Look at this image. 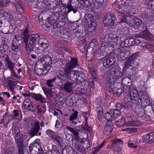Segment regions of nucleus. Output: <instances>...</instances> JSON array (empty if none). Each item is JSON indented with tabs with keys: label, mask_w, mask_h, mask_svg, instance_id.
<instances>
[{
	"label": "nucleus",
	"mask_w": 154,
	"mask_h": 154,
	"mask_svg": "<svg viewBox=\"0 0 154 154\" xmlns=\"http://www.w3.org/2000/svg\"><path fill=\"white\" fill-rule=\"evenodd\" d=\"M127 89H128L127 92L128 98L134 103L137 104L140 102L144 106L150 105L149 99L146 91H140L138 93L134 85H131Z\"/></svg>",
	"instance_id": "nucleus-1"
},
{
	"label": "nucleus",
	"mask_w": 154,
	"mask_h": 154,
	"mask_svg": "<svg viewBox=\"0 0 154 154\" xmlns=\"http://www.w3.org/2000/svg\"><path fill=\"white\" fill-rule=\"evenodd\" d=\"M121 41V38L114 34H107L100 39L101 47L99 50L101 54L106 53L109 47L116 46Z\"/></svg>",
	"instance_id": "nucleus-2"
},
{
	"label": "nucleus",
	"mask_w": 154,
	"mask_h": 154,
	"mask_svg": "<svg viewBox=\"0 0 154 154\" xmlns=\"http://www.w3.org/2000/svg\"><path fill=\"white\" fill-rule=\"evenodd\" d=\"M112 7L116 10H119L120 11H117V14L118 16H119L120 14L122 15L121 18L125 17L126 16H130L133 15L134 13L132 12L131 10L128 8V3L119 4V2L117 1H115L112 5Z\"/></svg>",
	"instance_id": "nucleus-3"
},
{
	"label": "nucleus",
	"mask_w": 154,
	"mask_h": 154,
	"mask_svg": "<svg viewBox=\"0 0 154 154\" xmlns=\"http://www.w3.org/2000/svg\"><path fill=\"white\" fill-rule=\"evenodd\" d=\"M132 15H131V16ZM130 16L131 15H128L126 16L124 18L122 17V19L121 20V23H125L134 28H137L141 26L143 27L145 26V23L140 19L137 18L134 20L131 18Z\"/></svg>",
	"instance_id": "nucleus-4"
},
{
	"label": "nucleus",
	"mask_w": 154,
	"mask_h": 154,
	"mask_svg": "<svg viewBox=\"0 0 154 154\" xmlns=\"http://www.w3.org/2000/svg\"><path fill=\"white\" fill-rule=\"evenodd\" d=\"M78 66V61L75 58H71L70 61L66 63L65 67L61 68L59 72L60 75L66 77L69 74V70L72 69Z\"/></svg>",
	"instance_id": "nucleus-5"
},
{
	"label": "nucleus",
	"mask_w": 154,
	"mask_h": 154,
	"mask_svg": "<svg viewBox=\"0 0 154 154\" xmlns=\"http://www.w3.org/2000/svg\"><path fill=\"white\" fill-rule=\"evenodd\" d=\"M122 75V73L119 70V68L116 66L112 68L109 71V78L111 83L116 82Z\"/></svg>",
	"instance_id": "nucleus-6"
},
{
	"label": "nucleus",
	"mask_w": 154,
	"mask_h": 154,
	"mask_svg": "<svg viewBox=\"0 0 154 154\" xmlns=\"http://www.w3.org/2000/svg\"><path fill=\"white\" fill-rule=\"evenodd\" d=\"M72 145L75 149L78 150L82 153H85V151L90 146V143L88 141H85L83 142L82 140L80 142H77L75 143H72Z\"/></svg>",
	"instance_id": "nucleus-7"
},
{
	"label": "nucleus",
	"mask_w": 154,
	"mask_h": 154,
	"mask_svg": "<svg viewBox=\"0 0 154 154\" xmlns=\"http://www.w3.org/2000/svg\"><path fill=\"white\" fill-rule=\"evenodd\" d=\"M23 41L24 40L20 35L16 34L13 40L11 46L12 50L16 52L19 51L20 49V46L23 45Z\"/></svg>",
	"instance_id": "nucleus-8"
},
{
	"label": "nucleus",
	"mask_w": 154,
	"mask_h": 154,
	"mask_svg": "<svg viewBox=\"0 0 154 154\" xmlns=\"http://www.w3.org/2000/svg\"><path fill=\"white\" fill-rule=\"evenodd\" d=\"M120 111L114 109L107 112L105 114V118L107 121L112 120L116 119H117L121 115Z\"/></svg>",
	"instance_id": "nucleus-9"
},
{
	"label": "nucleus",
	"mask_w": 154,
	"mask_h": 154,
	"mask_svg": "<svg viewBox=\"0 0 154 154\" xmlns=\"http://www.w3.org/2000/svg\"><path fill=\"white\" fill-rule=\"evenodd\" d=\"M40 61L43 65L44 69L49 70L52 62V57L48 55H44L40 59Z\"/></svg>",
	"instance_id": "nucleus-10"
},
{
	"label": "nucleus",
	"mask_w": 154,
	"mask_h": 154,
	"mask_svg": "<svg viewBox=\"0 0 154 154\" xmlns=\"http://www.w3.org/2000/svg\"><path fill=\"white\" fill-rule=\"evenodd\" d=\"M115 15L108 13L106 14L104 17L103 23L105 26H110L114 25L116 20Z\"/></svg>",
	"instance_id": "nucleus-11"
},
{
	"label": "nucleus",
	"mask_w": 154,
	"mask_h": 154,
	"mask_svg": "<svg viewBox=\"0 0 154 154\" xmlns=\"http://www.w3.org/2000/svg\"><path fill=\"white\" fill-rule=\"evenodd\" d=\"M66 129L69 130L74 136V138L72 139V143H75L77 142H80V141H81L82 139L79 136V133L80 131L79 129L72 128L69 126H66Z\"/></svg>",
	"instance_id": "nucleus-12"
},
{
	"label": "nucleus",
	"mask_w": 154,
	"mask_h": 154,
	"mask_svg": "<svg viewBox=\"0 0 154 154\" xmlns=\"http://www.w3.org/2000/svg\"><path fill=\"white\" fill-rule=\"evenodd\" d=\"M17 81H16L11 78L7 81V88L8 90L12 93L13 95H14L16 92V87L17 85Z\"/></svg>",
	"instance_id": "nucleus-13"
},
{
	"label": "nucleus",
	"mask_w": 154,
	"mask_h": 154,
	"mask_svg": "<svg viewBox=\"0 0 154 154\" xmlns=\"http://www.w3.org/2000/svg\"><path fill=\"white\" fill-rule=\"evenodd\" d=\"M23 105L25 108L32 112H34L36 110V106L34 103H32L30 99H25L24 101Z\"/></svg>",
	"instance_id": "nucleus-14"
},
{
	"label": "nucleus",
	"mask_w": 154,
	"mask_h": 154,
	"mask_svg": "<svg viewBox=\"0 0 154 154\" xmlns=\"http://www.w3.org/2000/svg\"><path fill=\"white\" fill-rule=\"evenodd\" d=\"M40 125L38 122H36L32 126L29 135L31 137L37 135L40 130Z\"/></svg>",
	"instance_id": "nucleus-15"
},
{
	"label": "nucleus",
	"mask_w": 154,
	"mask_h": 154,
	"mask_svg": "<svg viewBox=\"0 0 154 154\" xmlns=\"http://www.w3.org/2000/svg\"><path fill=\"white\" fill-rule=\"evenodd\" d=\"M115 61L116 59L113 56L105 58L103 61V65L106 68H109L112 65Z\"/></svg>",
	"instance_id": "nucleus-16"
},
{
	"label": "nucleus",
	"mask_w": 154,
	"mask_h": 154,
	"mask_svg": "<svg viewBox=\"0 0 154 154\" xmlns=\"http://www.w3.org/2000/svg\"><path fill=\"white\" fill-rule=\"evenodd\" d=\"M30 40L34 44V45H38L43 40L45 42L46 39L44 38H40V36L38 34H33L30 37Z\"/></svg>",
	"instance_id": "nucleus-17"
},
{
	"label": "nucleus",
	"mask_w": 154,
	"mask_h": 154,
	"mask_svg": "<svg viewBox=\"0 0 154 154\" xmlns=\"http://www.w3.org/2000/svg\"><path fill=\"white\" fill-rule=\"evenodd\" d=\"M85 22L86 25L90 26L88 28V30H90L91 24L93 22L94 19L93 15L91 14H86L85 16Z\"/></svg>",
	"instance_id": "nucleus-18"
},
{
	"label": "nucleus",
	"mask_w": 154,
	"mask_h": 154,
	"mask_svg": "<svg viewBox=\"0 0 154 154\" xmlns=\"http://www.w3.org/2000/svg\"><path fill=\"white\" fill-rule=\"evenodd\" d=\"M22 38L24 40V41L23 42V45L24 44L26 46L25 48L27 51H31L33 50L34 46L35 45H34L32 42H31L30 41H28V39L26 38Z\"/></svg>",
	"instance_id": "nucleus-19"
},
{
	"label": "nucleus",
	"mask_w": 154,
	"mask_h": 154,
	"mask_svg": "<svg viewBox=\"0 0 154 154\" xmlns=\"http://www.w3.org/2000/svg\"><path fill=\"white\" fill-rule=\"evenodd\" d=\"M78 72L75 70H72L69 72L67 75V78L72 82H75L78 79Z\"/></svg>",
	"instance_id": "nucleus-20"
},
{
	"label": "nucleus",
	"mask_w": 154,
	"mask_h": 154,
	"mask_svg": "<svg viewBox=\"0 0 154 154\" xmlns=\"http://www.w3.org/2000/svg\"><path fill=\"white\" fill-rule=\"evenodd\" d=\"M54 18L58 22H61L66 19L65 15L60 14L59 11L55 12L52 14Z\"/></svg>",
	"instance_id": "nucleus-21"
},
{
	"label": "nucleus",
	"mask_w": 154,
	"mask_h": 154,
	"mask_svg": "<svg viewBox=\"0 0 154 154\" xmlns=\"http://www.w3.org/2000/svg\"><path fill=\"white\" fill-rule=\"evenodd\" d=\"M73 83L68 82H66L64 85L61 87L62 89L66 91L67 93H71L72 92Z\"/></svg>",
	"instance_id": "nucleus-22"
},
{
	"label": "nucleus",
	"mask_w": 154,
	"mask_h": 154,
	"mask_svg": "<svg viewBox=\"0 0 154 154\" xmlns=\"http://www.w3.org/2000/svg\"><path fill=\"white\" fill-rule=\"evenodd\" d=\"M55 20L54 18L53 15L51 17H49L46 20L45 25L47 28H50L52 25H53V27L54 28H56V27L55 26Z\"/></svg>",
	"instance_id": "nucleus-23"
},
{
	"label": "nucleus",
	"mask_w": 154,
	"mask_h": 154,
	"mask_svg": "<svg viewBox=\"0 0 154 154\" xmlns=\"http://www.w3.org/2000/svg\"><path fill=\"white\" fill-rule=\"evenodd\" d=\"M6 146L4 151L5 154H12L13 149L11 141L9 140L6 142Z\"/></svg>",
	"instance_id": "nucleus-24"
},
{
	"label": "nucleus",
	"mask_w": 154,
	"mask_h": 154,
	"mask_svg": "<svg viewBox=\"0 0 154 154\" xmlns=\"http://www.w3.org/2000/svg\"><path fill=\"white\" fill-rule=\"evenodd\" d=\"M78 113V112L77 111H75L70 116L69 120L70 121V123L72 125H74L76 124V122L74 121L77 119Z\"/></svg>",
	"instance_id": "nucleus-25"
},
{
	"label": "nucleus",
	"mask_w": 154,
	"mask_h": 154,
	"mask_svg": "<svg viewBox=\"0 0 154 154\" xmlns=\"http://www.w3.org/2000/svg\"><path fill=\"white\" fill-rule=\"evenodd\" d=\"M36 108L37 109L38 113L41 115H44L46 111V106L45 104L37 105Z\"/></svg>",
	"instance_id": "nucleus-26"
},
{
	"label": "nucleus",
	"mask_w": 154,
	"mask_h": 154,
	"mask_svg": "<svg viewBox=\"0 0 154 154\" xmlns=\"http://www.w3.org/2000/svg\"><path fill=\"white\" fill-rule=\"evenodd\" d=\"M113 126L112 124H106L104 129V134L106 135L110 134L112 131Z\"/></svg>",
	"instance_id": "nucleus-27"
},
{
	"label": "nucleus",
	"mask_w": 154,
	"mask_h": 154,
	"mask_svg": "<svg viewBox=\"0 0 154 154\" xmlns=\"http://www.w3.org/2000/svg\"><path fill=\"white\" fill-rule=\"evenodd\" d=\"M135 110L136 113L139 117L142 118L145 116V111L143 108L141 107H136Z\"/></svg>",
	"instance_id": "nucleus-28"
},
{
	"label": "nucleus",
	"mask_w": 154,
	"mask_h": 154,
	"mask_svg": "<svg viewBox=\"0 0 154 154\" xmlns=\"http://www.w3.org/2000/svg\"><path fill=\"white\" fill-rule=\"evenodd\" d=\"M40 146V144L39 143L34 142L29 145V149L30 152L32 151L37 152L38 150H39Z\"/></svg>",
	"instance_id": "nucleus-29"
},
{
	"label": "nucleus",
	"mask_w": 154,
	"mask_h": 154,
	"mask_svg": "<svg viewBox=\"0 0 154 154\" xmlns=\"http://www.w3.org/2000/svg\"><path fill=\"white\" fill-rule=\"evenodd\" d=\"M13 4L15 6L17 11L20 13H22L24 12L23 9L22 8V4L20 2L14 0Z\"/></svg>",
	"instance_id": "nucleus-30"
},
{
	"label": "nucleus",
	"mask_w": 154,
	"mask_h": 154,
	"mask_svg": "<svg viewBox=\"0 0 154 154\" xmlns=\"http://www.w3.org/2000/svg\"><path fill=\"white\" fill-rule=\"evenodd\" d=\"M32 97L35 100L37 101H39L42 103H45L46 100L45 98L43 97L41 94H32Z\"/></svg>",
	"instance_id": "nucleus-31"
},
{
	"label": "nucleus",
	"mask_w": 154,
	"mask_h": 154,
	"mask_svg": "<svg viewBox=\"0 0 154 154\" xmlns=\"http://www.w3.org/2000/svg\"><path fill=\"white\" fill-rule=\"evenodd\" d=\"M6 65L8 68L11 71L14 70L15 64L13 62L10 61L8 57H7L5 59Z\"/></svg>",
	"instance_id": "nucleus-32"
},
{
	"label": "nucleus",
	"mask_w": 154,
	"mask_h": 154,
	"mask_svg": "<svg viewBox=\"0 0 154 154\" xmlns=\"http://www.w3.org/2000/svg\"><path fill=\"white\" fill-rule=\"evenodd\" d=\"M131 80L128 77L124 78L122 80V83L127 88L131 86V85H133L131 83Z\"/></svg>",
	"instance_id": "nucleus-33"
},
{
	"label": "nucleus",
	"mask_w": 154,
	"mask_h": 154,
	"mask_svg": "<svg viewBox=\"0 0 154 154\" xmlns=\"http://www.w3.org/2000/svg\"><path fill=\"white\" fill-rule=\"evenodd\" d=\"M140 35L141 36V37L146 39L150 38L152 37L151 33L147 29H145V30L142 31Z\"/></svg>",
	"instance_id": "nucleus-34"
},
{
	"label": "nucleus",
	"mask_w": 154,
	"mask_h": 154,
	"mask_svg": "<svg viewBox=\"0 0 154 154\" xmlns=\"http://www.w3.org/2000/svg\"><path fill=\"white\" fill-rule=\"evenodd\" d=\"M125 51H126L124 48L122 49H119L116 51L117 54L119 57L121 58L122 59H124V57L126 58L127 56L126 55Z\"/></svg>",
	"instance_id": "nucleus-35"
},
{
	"label": "nucleus",
	"mask_w": 154,
	"mask_h": 154,
	"mask_svg": "<svg viewBox=\"0 0 154 154\" xmlns=\"http://www.w3.org/2000/svg\"><path fill=\"white\" fill-rule=\"evenodd\" d=\"M83 114L84 116V122H85L84 125L83 127V128L85 130H87V131H89L90 130V129L88 125V123L87 122L88 118V117L87 116V112H83Z\"/></svg>",
	"instance_id": "nucleus-36"
},
{
	"label": "nucleus",
	"mask_w": 154,
	"mask_h": 154,
	"mask_svg": "<svg viewBox=\"0 0 154 154\" xmlns=\"http://www.w3.org/2000/svg\"><path fill=\"white\" fill-rule=\"evenodd\" d=\"M66 7L68 9L67 11L66 12V14H68L72 11H73L74 13H75L77 11V10L76 8H74L71 3H68L66 6Z\"/></svg>",
	"instance_id": "nucleus-37"
},
{
	"label": "nucleus",
	"mask_w": 154,
	"mask_h": 154,
	"mask_svg": "<svg viewBox=\"0 0 154 154\" xmlns=\"http://www.w3.org/2000/svg\"><path fill=\"white\" fill-rule=\"evenodd\" d=\"M43 90L47 98L53 97V92L51 89L48 88H43Z\"/></svg>",
	"instance_id": "nucleus-38"
},
{
	"label": "nucleus",
	"mask_w": 154,
	"mask_h": 154,
	"mask_svg": "<svg viewBox=\"0 0 154 154\" xmlns=\"http://www.w3.org/2000/svg\"><path fill=\"white\" fill-rule=\"evenodd\" d=\"M133 63V61L130 59V58H128L125 61L123 67V69L125 70V69H128L131 66V63Z\"/></svg>",
	"instance_id": "nucleus-39"
},
{
	"label": "nucleus",
	"mask_w": 154,
	"mask_h": 154,
	"mask_svg": "<svg viewBox=\"0 0 154 154\" xmlns=\"http://www.w3.org/2000/svg\"><path fill=\"white\" fill-rule=\"evenodd\" d=\"M51 138L53 140L55 141L59 144L62 141V139L60 136L56 134L55 133L53 135Z\"/></svg>",
	"instance_id": "nucleus-40"
},
{
	"label": "nucleus",
	"mask_w": 154,
	"mask_h": 154,
	"mask_svg": "<svg viewBox=\"0 0 154 154\" xmlns=\"http://www.w3.org/2000/svg\"><path fill=\"white\" fill-rule=\"evenodd\" d=\"M9 47L6 44H3L0 46V52L2 54L9 51Z\"/></svg>",
	"instance_id": "nucleus-41"
},
{
	"label": "nucleus",
	"mask_w": 154,
	"mask_h": 154,
	"mask_svg": "<svg viewBox=\"0 0 154 154\" xmlns=\"http://www.w3.org/2000/svg\"><path fill=\"white\" fill-rule=\"evenodd\" d=\"M49 70H45L43 68H38L35 69V72L38 75H44L47 73Z\"/></svg>",
	"instance_id": "nucleus-42"
},
{
	"label": "nucleus",
	"mask_w": 154,
	"mask_h": 154,
	"mask_svg": "<svg viewBox=\"0 0 154 154\" xmlns=\"http://www.w3.org/2000/svg\"><path fill=\"white\" fill-rule=\"evenodd\" d=\"M57 80V78L55 77L52 79H50L47 80L46 84L49 87H52L54 86V84L55 83V81Z\"/></svg>",
	"instance_id": "nucleus-43"
},
{
	"label": "nucleus",
	"mask_w": 154,
	"mask_h": 154,
	"mask_svg": "<svg viewBox=\"0 0 154 154\" xmlns=\"http://www.w3.org/2000/svg\"><path fill=\"white\" fill-rule=\"evenodd\" d=\"M129 38V42L130 45L129 46H132L135 44L137 45L139 44L140 43V41L138 40L137 39H134L133 38Z\"/></svg>",
	"instance_id": "nucleus-44"
},
{
	"label": "nucleus",
	"mask_w": 154,
	"mask_h": 154,
	"mask_svg": "<svg viewBox=\"0 0 154 154\" xmlns=\"http://www.w3.org/2000/svg\"><path fill=\"white\" fill-rule=\"evenodd\" d=\"M127 125L131 126H138L140 125L138 121H130L127 123Z\"/></svg>",
	"instance_id": "nucleus-45"
},
{
	"label": "nucleus",
	"mask_w": 154,
	"mask_h": 154,
	"mask_svg": "<svg viewBox=\"0 0 154 154\" xmlns=\"http://www.w3.org/2000/svg\"><path fill=\"white\" fill-rule=\"evenodd\" d=\"M80 3L82 6L85 8H87L90 6V3L88 0H80Z\"/></svg>",
	"instance_id": "nucleus-46"
},
{
	"label": "nucleus",
	"mask_w": 154,
	"mask_h": 154,
	"mask_svg": "<svg viewBox=\"0 0 154 154\" xmlns=\"http://www.w3.org/2000/svg\"><path fill=\"white\" fill-rule=\"evenodd\" d=\"M138 70L137 67L135 66L132 67L129 70L130 72L128 74V75L132 76L136 74Z\"/></svg>",
	"instance_id": "nucleus-47"
},
{
	"label": "nucleus",
	"mask_w": 154,
	"mask_h": 154,
	"mask_svg": "<svg viewBox=\"0 0 154 154\" xmlns=\"http://www.w3.org/2000/svg\"><path fill=\"white\" fill-rule=\"evenodd\" d=\"M45 41V42L44 40L41 42H40L38 45H40V47H41L44 50H46L49 46V44L48 43H46L45 42L47 41V40Z\"/></svg>",
	"instance_id": "nucleus-48"
},
{
	"label": "nucleus",
	"mask_w": 154,
	"mask_h": 154,
	"mask_svg": "<svg viewBox=\"0 0 154 154\" xmlns=\"http://www.w3.org/2000/svg\"><path fill=\"white\" fill-rule=\"evenodd\" d=\"M145 4L148 5L150 9L154 10L153 6H154V1L153 0H146Z\"/></svg>",
	"instance_id": "nucleus-49"
},
{
	"label": "nucleus",
	"mask_w": 154,
	"mask_h": 154,
	"mask_svg": "<svg viewBox=\"0 0 154 154\" xmlns=\"http://www.w3.org/2000/svg\"><path fill=\"white\" fill-rule=\"evenodd\" d=\"M113 94L117 96H120L122 92V90L121 88H118L117 89L114 88L112 90Z\"/></svg>",
	"instance_id": "nucleus-50"
},
{
	"label": "nucleus",
	"mask_w": 154,
	"mask_h": 154,
	"mask_svg": "<svg viewBox=\"0 0 154 154\" xmlns=\"http://www.w3.org/2000/svg\"><path fill=\"white\" fill-rule=\"evenodd\" d=\"M125 122V119L122 117L117 121L116 122V124L119 127H121L124 125Z\"/></svg>",
	"instance_id": "nucleus-51"
},
{
	"label": "nucleus",
	"mask_w": 154,
	"mask_h": 154,
	"mask_svg": "<svg viewBox=\"0 0 154 154\" xmlns=\"http://www.w3.org/2000/svg\"><path fill=\"white\" fill-rule=\"evenodd\" d=\"M150 137V135L149 134H148L143 136L142 137V139L143 142H146L150 143V140H149Z\"/></svg>",
	"instance_id": "nucleus-52"
},
{
	"label": "nucleus",
	"mask_w": 154,
	"mask_h": 154,
	"mask_svg": "<svg viewBox=\"0 0 154 154\" xmlns=\"http://www.w3.org/2000/svg\"><path fill=\"white\" fill-rule=\"evenodd\" d=\"M139 53L136 52L131 55L129 58H130V59L133 62L139 57Z\"/></svg>",
	"instance_id": "nucleus-53"
},
{
	"label": "nucleus",
	"mask_w": 154,
	"mask_h": 154,
	"mask_svg": "<svg viewBox=\"0 0 154 154\" xmlns=\"http://www.w3.org/2000/svg\"><path fill=\"white\" fill-rule=\"evenodd\" d=\"M122 143V142L121 140L116 139L115 140L112 141V145L113 146H114L115 145H119Z\"/></svg>",
	"instance_id": "nucleus-54"
},
{
	"label": "nucleus",
	"mask_w": 154,
	"mask_h": 154,
	"mask_svg": "<svg viewBox=\"0 0 154 154\" xmlns=\"http://www.w3.org/2000/svg\"><path fill=\"white\" fill-rule=\"evenodd\" d=\"M102 110V107L99 106L97 107V116L98 118H100L103 114Z\"/></svg>",
	"instance_id": "nucleus-55"
},
{
	"label": "nucleus",
	"mask_w": 154,
	"mask_h": 154,
	"mask_svg": "<svg viewBox=\"0 0 154 154\" xmlns=\"http://www.w3.org/2000/svg\"><path fill=\"white\" fill-rule=\"evenodd\" d=\"M12 133L14 134H16L20 133V130L17 126H13L12 127Z\"/></svg>",
	"instance_id": "nucleus-56"
},
{
	"label": "nucleus",
	"mask_w": 154,
	"mask_h": 154,
	"mask_svg": "<svg viewBox=\"0 0 154 154\" xmlns=\"http://www.w3.org/2000/svg\"><path fill=\"white\" fill-rule=\"evenodd\" d=\"M105 141H103L101 143H100L98 147L96 148V149L94 152V153L98 152L101 149L103 146L104 145Z\"/></svg>",
	"instance_id": "nucleus-57"
},
{
	"label": "nucleus",
	"mask_w": 154,
	"mask_h": 154,
	"mask_svg": "<svg viewBox=\"0 0 154 154\" xmlns=\"http://www.w3.org/2000/svg\"><path fill=\"white\" fill-rule=\"evenodd\" d=\"M15 118L13 117L12 114L9 115L8 117V119L7 120V121L6 122V127L8 126V124L13 119H14Z\"/></svg>",
	"instance_id": "nucleus-58"
},
{
	"label": "nucleus",
	"mask_w": 154,
	"mask_h": 154,
	"mask_svg": "<svg viewBox=\"0 0 154 154\" xmlns=\"http://www.w3.org/2000/svg\"><path fill=\"white\" fill-rule=\"evenodd\" d=\"M29 32V31L28 30V29L27 28H26V29L24 30L23 34L24 35V37H22V38H28L27 37V36L28 35V33Z\"/></svg>",
	"instance_id": "nucleus-59"
},
{
	"label": "nucleus",
	"mask_w": 154,
	"mask_h": 154,
	"mask_svg": "<svg viewBox=\"0 0 154 154\" xmlns=\"http://www.w3.org/2000/svg\"><path fill=\"white\" fill-rule=\"evenodd\" d=\"M116 107L117 108V110H119L120 111L122 108L123 107L126 108L127 107H126L125 106H124L121 104L118 103L116 105Z\"/></svg>",
	"instance_id": "nucleus-60"
},
{
	"label": "nucleus",
	"mask_w": 154,
	"mask_h": 154,
	"mask_svg": "<svg viewBox=\"0 0 154 154\" xmlns=\"http://www.w3.org/2000/svg\"><path fill=\"white\" fill-rule=\"evenodd\" d=\"M46 132V134L48 136H50L51 138L55 133L51 130H47Z\"/></svg>",
	"instance_id": "nucleus-61"
},
{
	"label": "nucleus",
	"mask_w": 154,
	"mask_h": 154,
	"mask_svg": "<svg viewBox=\"0 0 154 154\" xmlns=\"http://www.w3.org/2000/svg\"><path fill=\"white\" fill-rule=\"evenodd\" d=\"M6 116H3V118L2 119L1 121L0 122V124H4V125L6 126V122L7 121V120H6Z\"/></svg>",
	"instance_id": "nucleus-62"
},
{
	"label": "nucleus",
	"mask_w": 154,
	"mask_h": 154,
	"mask_svg": "<svg viewBox=\"0 0 154 154\" xmlns=\"http://www.w3.org/2000/svg\"><path fill=\"white\" fill-rule=\"evenodd\" d=\"M12 116L15 118L18 116V111L17 110H14L12 112Z\"/></svg>",
	"instance_id": "nucleus-63"
},
{
	"label": "nucleus",
	"mask_w": 154,
	"mask_h": 154,
	"mask_svg": "<svg viewBox=\"0 0 154 154\" xmlns=\"http://www.w3.org/2000/svg\"><path fill=\"white\" fill-rule=\"evenodd\" d=\"M89 71L92 76H94L95 74V70L94 69L92 68H89Z\"/></svg>",
	"instance_id": "nucleus-64"
}]
</instances>
